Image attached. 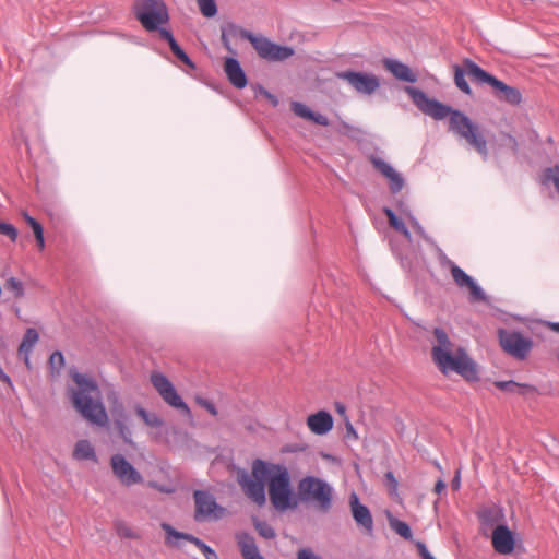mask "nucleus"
<instances>
[{
    "label": "nucleus",
    "mask_w": 559,
    "mask_h": 559,
    "mask_svg": "<svg viewBox=\"0 0 559 559\" xmlns=\"http://www.w3.org/2000/svg\"><path fill=\"white\" fill-rule=\"evenodd\" d=\"M70 378L73 384L67 386L66 395L78 416L91 426L107 431L114 426L124 444L134 445L129 427L131 416L127 411L120 390L112 383H106L104 386L108 409L100 384L94 374L72 367Z\"/></svg>",
    "instance_id": "1"
},
{
    "label": "nucleus",
    "mask_w": 559,
    "mask_h": 559,
    "mask_svg": "<svg viewBox=\"0 0 559 559\" xmlns=\"http://www.w3.org/2000/svg\"><path fill=\"white\" fill-rule=\"evenodd\" d=\"M237 483L243 495L262 508L267 497L273 512L282 515L298 510L299 480L296 483L292 469L284 462L254 459L251 472L235 466Z\"/></svg>",
    "instance_id": "2"
},
{
    "label": "nucleus",
    "mask_w": 559,
    "mask_h": 559,
    "mask_svg": "<svg viewBox=\"0 0 559 559\" xmlns=\"http://www.w3.org/2000/svg\"><path fill=\"white\" fill-rule=\"evenodd\" d=\"M405 92L411 97L413 104L423 114L432 117L435 120H442L449 117V131L453 132L457 138L465 140L483 159L488 158V142L481 126L474 122L460 109L452 108L450 105L443 104L438 99L430 98L424 91L417 87L405 86Z\"/></svg>",
    "instance_id": "3"
},
{
    "label": "nucleus",
    "mask_w": 559,
    "mask_h": 559,
    "mask_svg": "<svg viewBox=\"0 0 559 559\" xmlns=\"http://www.w3.org/2000/svg\"><path fill=\"white\" fill-rule=\"evenodd\" d=\"M433 335L438 344L432 347L431 356L440 372L448 374L452 371L467 381H477L476 364L467 355L465 348L460 346L453 352V343L442 328H435Z\"/></svg>",
    "instance_id": "4"
},
{
    "label": "nucleus",
    "mask_w": 559,
    "mask_h": 559,
    "mask_svg": "<svg viewBox=\"0 0 559 559\" xmlns=\"http://www.w3.org/2000/svg\"><path fill=\"white\" fill-rule=\"evenodd\" d=\"M229 31L234 36L248 40L255 50L259 58L269 62H282L295 55V48L290 45L281 44L262 35L238 26L234 22L228 23Z\"/></svg>",
    "instance_id": "5"
},
{
    "label": "nucleus",
    "mask_w": 559,
    "mask_h": 559,
    "mask_svg": "<svg viewBox=\"0 0 559 559\" xmlns=\"http://www.w3.org/2000/svg\"><path fill=\"white\" fill-rule=\"evenodd\" d=\"M334 500V488L325 479L316 475H306L299 479L298 508L304 504L328 512Z\"/></svg>",
    "instance_id": "6"
},
{
    "label": "nucleus",
    "mask_w": 559,
    "mask_h": 559,
    "mask_svg": "<svg viewBox=\"0 0 559 559\" xmlns=\"http://www.w3.org/2000/svg\"><path fill=\"white\" fill-rule=\"evenodd\" d=\"M464 64L467 69V74L477 84H486L492 88V95L498 102L514 107L522 104L523 95L518 87L508 85L468 58L464 59Z\"/></svg>",
    "instance_id": "7"
},
{
    "label": "nucleus",
    "mask_w": 559,
    "mask_h": 559,
    "mask_svg": "<svg viewBox=\"0 0 559 559\" xmlns=\"http://www.w3.org/2000/svg\"><path fill=\"white\" fill-rule=\"evenodd\" d=\"M132 12L146 32L170 22L168 7L164 0H135Z\"/></svg>",
    "instance_id": "8"
},
{
    "label": "nucleus",
    "mask_w": 559,
    "mask_h": 559,
    "mask_svg": "<svg viewBox=\"0 0 559 559\" xmlns=\"http://www.w3.org/2000/svg\"><path fill=\"white\" fill-rule=\"evenodd\" d=\"M231 32L229 31L228 24L221 26V41L223 47L228 51V55L224 58V72L228 82L237 90H243L249 84V79L243 70L239 59L238 52L233 47L230 41Z\"/></svg>",
    "instance_id": "9"
},
{
    "label": "nucleus",
    "mask_w": 559,
    "mask_h": 559,
    "mask_svg": "<svg viewBox=\"0 0 559 559\" xmlns=\"http://www.w3.org/2000/svg\"><path fill=\"white\" fill-rule=\"evenodd\" d=\"M194 514L195 522L218 520L224 515L225 508L216 501V497L209 489H194Z\"/></svg>",
    "instance_id": "10"
},
{
    "label": "nucleus",
    "mask_w": 559,
    "mask_h": 559,
    "mask_svg": "<svg viewBox=\"0 0 559 559\" xmlns=\"http://www.w3.org/2000/svg\"><path fill=\"white\" fill-rule=\"evenodd\" d=\"M498 337L501 348L518 360L526 359L533 348V341L520 331L499 329Z\"/></svg>",
    "instance_id": "11"
},
{
    "label": "nucleus",
    "mask_w": 559,
    "mask_h": 559,
    "mask_svg": "<svg viewBox=\"0 0 559 559\" xmlns=\"http://www.w3.org/2000/svg\"><path fill=\"white\" fill-rule=\"evenodd\" d=\"M114 475L126 486L143 483L140 471L121 453H116L110 459Z\"/></svg>",
    "instance_id": "12"
},
{
    "label": "nucleus",
    "mask_w": 559,
    "mask_h": 559,
    "mask_svg": "<svg viewBox=\"0 0 559 559\" xmlns=\"http://www.w3.org/2000/svg\"><path fill=\"white\" fill-rule=\"evenodd\" d=\"M491 544L496 552L511 555L515 549L516 534L507 524H499L492 530Z\"/></svg>",
    "instance_id": "13"
},
{
    "label": "nucleus",
    "mask_w": 559,
    "mask_h": 559,
    "mask_svg": "<svg viewBox=\"0 0 559 559\" xmlns=\"http://www.w3.org/2000/svg\"><path fill=\"white\" fill-rule=\"evenodd\" d=\"M352 518L361 532L368 536L373 534V518L369 508L362 504L358 496L352 491Z\"/></svg>",
    "instance_id": "14"
},
{
    "label": "nucleus",
    "mask_w": 559,
    "mask_h": 559,
    "mask_svg": "<svg viewBox=\"0 0 559 559\" xmlns=\"http://www.w3.org/2000/svg\"><path fill=\"white\" fill-rule=\"evenodd\" d=\"M307 426L317 436L328 435L334 426V418L326 409H320L307 417Z\"/></svg>",
    "instance_id": "15"
},
{
    "label": "nucleus",
    "mask_w": 559,
    "mask_h": 559,
    "mask_svg": "<svg viewBox=\"0 0 559 559\" xmlns=\"http://www.w3.org/2000/svg\"><path fill=\"white\" fill-rule=\"evenodd\" d=\"M352 86L359 94L371 95L380 87V80L372 73L352 71Z\"/></svg>",
    "instance_id": "16"
},
{
    "label": "nucleus",
    "mask_w": 559,
    "mask_h": 559,
    "mask_svg": "<svg viewBox=\"0 0 559 559\" xmlns=\"http://www.w3.org/2000/svg\"><path fill=\"white\" fill-rule=\"evenodd\" d=\"M292 110L297 117L302 118L316 126L328 127L330 123V120L325 115L312 109L309 105L302 102H293Z\"/></svg>",
    "instance_id": "17"
},
{
    "label": "nucleus",
    "mask_w": 559,
    "mask_h": 559,
    "mask_svg": "<svg viewBox=\"0 0 559 559\" xmlns=\"http://www.w3.org/2000/svg\"><path fill=\"white\" fill-rule=\"evenodd\" d=\"M477 515L481 526L487 528H495L497 525L503 524L504 521V512L502 508L497 506L486 507Z\"/></svg>",
    "instance_id": "18"
},
{
    "label": "nucleus",
    "mask_w": 559,
    "mask_h": 559,
    "mask_svg": "<svg viewBox=\"0 0 559 559\" xmlns=\"http://www.w3.org/2000/svg\"><path fill=\"white\" fill-rule=\"evenodd\" d=\"M162 399L164 402L170 407L179 411L182 415L191 417L192 412L188 403L185 402L182 396L178 393L175 384L168 388L164 393H162Z\"/></svg>",
    "instance_id": "19"
},
{
    "label": "nucleus",
    "mask_w": 559,
    "mask_h": 559,
    "mask_svg": "<svg viewBox=\"0 0 559 559\" xmlns=\"http://www.w3.org/2000/svg\"><path fill=\"white\" fill-rule=\"evenodd\" d=\"M162 528L165 532L166 545L180 548L183 542H188L191 544L193 534L188 532H181L168 523H163Z\"/></svg>",
    "instance_id": "20"
},
{
    "label": "nucleus",
    "mask_w": 559,
    "mask_h": 559,
    "mask_svg": "<svg viewBox=\"0 0 559 559\" xmlns=\"http://www.w3.org/2000/svg\"><path fill=\"white\" fill-rule=\"evenodd\" d=\"M238 546L243 559H265V557L260 552L254 537L249 533L242 534V537L238 542Z\"/></svg>",
    "instance_id": "21"
},
{
    "label": "nucleus",
    "mask_w": 559,
    "mask_h": 559,
    "mask_svg": "<svg viewBox=\"0 0 559 559\" xmlns=\"http://www.w3.org/2000/svg\"><path fill=\"white\" fill-rule=\"evenodd\" d=\"M39 337L40 335L37 329L27 328L17 348L19 355L31 356L35 346L39 342Z\"/></svg>",
    "instance_id": "22"
},
{
    "label": "nucleus",
    "mask_w": 559,
    "mask_h": 559,
    "mask_svg": "<svg viewBox=\"0 0 559 559\" xmlns=\"http://www.w3.org/2000/svg\"><path fill=\"white\" fill-rule=\"evenodd\" d=\"M22 216L27 226L33 230L38 249L43 251L46 247L45 228L43 224L36 217L31 215L27 211H24L22 213Z\"/></svg>",
    "instance_id": "23"
},
{
    "label": "nucleus",
    "mask_w": 559,
    "mask_h": 559,
    "mask_svg": "<svg viewBox=\"0 0 559 559\" xmlns=\"http://www.w3.org/2000/svg\"><path fill=\"white\" fill-rule=\"evenodd\" d=\"M73 456L80 461L97 462V453L88 439L79 440L73 450Z\"/></svg>",
    "instance_id": "24"
},
{
    "label": "nucleus",
    "mask_w": 559,
    "mask_h": 559,
    "mask_svg": "<svg viewBox=\"0 0 559 559\" xmlns=\"http://www.w3.org/2000/svg\"><path fill=\"white\" fill-rule=\"evenodd\" d=\"M495 386L501 391L508 393H519L521 395H526L527 393H536L537 388L535 385L528 383H518L513 380L508 381H496Z\"/></svg>",
    "instance_id": "25"
},
{
    "label": "nucleus",
    "mask_w": 559,
    "mask_h": 559,
    "mask_svg": "<svg viewBox=\"0 0 559 559\" xmlns=\"http://www.w3.org/2000/svg\"><path fill=\"white\" fill-rule=\"evenodd\" d=\"M386 68L391 71V73L396 79H399L401 81H404L407 83H414L417 80L416 75L411 71L408 66H406L397 60L388 61Z\"/></svg>",
    "instance_id": "26"
},
{
    "label": "nucleus",
    "mask_w": 559,
    "mask_h": 559,
    "mask_svg": "<svg viewBox=\"0 0 559 559\" xmlns=\"http://www.w3.org/2000/svg\"><path fill=\"white\" fill-rule=\"evenodd\" d=\"M134 409L136 416L143 421L145 426L152 428H160L164 425V419L162 417L146 409L141 404L138 403Z\"/></svg>",
    "instance_id": "27"
},
{
    "label": "nucleus",
    "mask_w": 559,
    "mask_h": 559,
    "mask_svg": "<svg viewBox=\"0 0 559 559\" xmlns=\"http://www.w3.org/2000/svg\"><path fill=\"white\" fill-rule=\"evenodd\" d=\"M66 366V356L61 350H55L48 358V370L51 379H56L61 374V370Z\"/></svg>",
    "instance_id": "28"
},
{
    "label": "nucleus",
    "mask_w": 559,
    "mask_h": 559,
    "mask_svg": "<svg viewBox=\"0 0 559 559\" xmlns=\"http://www.w3.org/2000/svg\"><path fill=\"white\" fill-rule=\"evenodd\" d=\"M444 261L450 267L455 284L461 288L466 287L473 277L447 257H444Z\"/></svg>",
    "instance_id": "29"
},
{
    "label": "nucleus",
    "mask_w": 559,
    "mask_h": 559,
    "mask_svg": "<svg viewBox=\"0 0 559 559\" xmlns=\"http://www.w3.org/2000/svg\"><path fill=\"white\" fill-rule=\"evenodd\" d=\"M252 524L254 530L258 532L259 536L266 540H272L276 538V531L273 526H271L266 521L260 520L258 516L252 518Z\"/></svg>",
    "instance_id": "30"
},
{
    "label": "nucleus",
    "mask_w": 559,
    "mask_h": 559,
    "mask_svg": "<svg viewBox=\"0 0 559 559\" xmlns=\"http://www.w3.org/2000/svg\"><path fill=\"white\" fill-rule=\"evenodd\" d=\"M463 66H465L463 63ZM454 69V83L456 87L466 95H472V88L468 82L465 79V72H467L466 67L462 68L459 64L453 66Z\"/></svg>",
    "instance_id": "31"
},
{
    "label": "nucleus",
    "mask_w": 559,
    "mask_h": 559,
    "mask_svg": "<svg viewBox=\"0 0 559 559\" xmlns=\"http://www.w3.org/2000/svg\"><path fill=\"white\" fill-rule=\"evenodd\" d=\"M389 524H390V527L397 535H400L401 537H403L406 540L412 539L413 532H412L411 526L406 522H404L402 520H399L397 518L390 516L389 518Z\"/></svg>",
    "instance_id": "32"
},
{
    "label": "nucleus",
    "mask_w": 559,
    "mask_h": 559,
    "mask_svg": "<svg viewBox=\"0 0 559 559\" xmlns=\"http://www.w3.org/2000/svg\"><path fill=\"white\" fill-rule=\"evenodd\" d=\"M151 382L159 395L174 384L169 378L160 371H153L151 373Z\"/></svg>",
    "instance_id": "33"
},
{
    "label": "nucleus",
    "mask_w": 559,
    "mask_h": 559,
    "mask_svg": "<svg viewBox=\"0 0 559 559\" xmlns=\"http://www.w3.org/2000/svg\"><path fill=\"white\" fill-rule=\"evenodd\" d=\"M173 55L181 61L185 66H187L191 70L197 69V63L192 60V58L186 52V50L181 47V45L176 41L175 44H171L169 47Z\"/></svg>",
    "instance_id": "34"
},
{
    "label": "nucleus",
    "mask_w": 559,
    "mask_h": 559,
    "mask_svg": "<svg viewBox=\"0 0 559 559\" xmlns=\"http://www.w3.org/2000/svg\"><path fill=\"white\" fill-rule=\"evenodd\" d=\"M8 292H10L14 298H23L25 296V286L22 280L10 276L4 284Z\"/></svg>",
    "instance_id": "35"
},
{
    "label": "nucleus",
    "mask_w": 559,
    "mask_h": 559,
    "mask_svg": "<svg viewBox=\"0 0 559 559\" xmlns=\"http://www.w3.org/2000/svg\"><path fill=\"white\" fill-rule=\"evenodd\" d=\"M200 13L206 19H213L218 14L216 0H197Z\"/></svg>",
    "instance_id": "36"
},
{
    "label": "nucleus",
    "mask_w": 559,
    "mask_h": 559,
    "mask_svg": "<svg viewBox=\"0 0 559 559\" xmlns=\"http://www.w3.org/2000/svg\"><path fill=\"white\" fill-rule=\"evenodd\" d=\"M335 409H336L337 414L343 419V431H344L343 439H344V442L346 443L347 438H349V415H347V407L344 403L336 402Z\"/></svg>",
    "instance_id": "37"
},
{
    "label": "nucleus",
    "mask_w": 559,
    "mask_h": 559,
    "mask_svg": "<svg viewBox=\"0 0 559 559\" xmlns=\"http://www.w3.org/2000/svg\"><path fill=\"white\" fill-rule=\"evenodd\" d=\"M148 33H157L159 38L166 41L169 47L177 41L169 24H162L157 29H151Z\"/></svg>",
    "instance_id": "38"
},
{
    "label": "nucleus",
    "mask_w": 559,
    "mask_h": 559,
    "mask_svg": "<svg viewBox=\"0 0 559 559\" xmlns=\"http://www.w3.org/2000/svg\"><path fill=\"white\" fill-rule=\"evenodd\" d=\"M383 213L388 218L390 227L395 231L404 230L405 223L396 215V213L390 207H383Z\"/></svg>",
    "instance_id": "39"
},
{
    "label": "nucleus",
    "mask_w": 559,
    "mask_h": 559,
    "mask_svg": "<svg viewBox=\"0 0 559 559\" xmlns=\"http://www.w3.org/2000/svg\"><path fill=\"white\" fill-rule=\"evenodd\" d=\"M0 234L7 236L12 242H15L19 237V229L10 222L0 221Z\"/></svg>",
    "instance_id": "40"
},
{
    "label": "nucleus",
    "mask_w": 559,
    "mask_h": 559,
    "mask_svg": "<svg viewBox=\"0 0 559 559\" xmlns=\"http://www.w3.org/2000/svg\"><path fill=\"white\" fill-rule=\"evenodd\" d=\"M370 162L373 165V167L384 177H388L394 170V168L389 163L374 155L370 156Z\"/></svg>",
    "instance_id": "41"
},
{
    "label": "nucleus",
    "mask_w": 559,
    "mask_h": 559,
    "mask_svg": "<svg viewBox=\"0 0 559 559\" xmlns=\"http://www.w3.org/2000/svg\"><path fill=\"white\" fill-rule=\"evenodd\" d=\"M390 180V191L395 194L404 187V178L394 169L392 174L386 177Z\"/></svg>",
    "instance_id": "42"
},
{
    "label": "nucleus",
    "mask_w": 559,
    "mask_h": 559,
    "mask_svg": "<svg viewBox=\"0 0 559 559\" xmlns=\"http://www.w3.org/2000/svg\"><path fill=\"white\" fill-rule=\"evenodd\" d=\"M468 288L471 297L473 300L476 301H485L486 300V294L483 290V288L474 281V278L468 283L466 286Z\"/></svg>",
    "instance_id": "43"
},
{
    "label": "nucleus",
    "mask_w": 559,
    "mask_h": 559,
    "mask_svg": "<svg viewBox=\"0 0 559 559\" xmlns=\"http://www.w3.org/2000/svg\"><path fill=\"white\" fill-rule=\"evenodd\" d=\"M195 403L200 407L204 408L212 416L216 417L218 415V409H217L216 405L214 404V402H212L211 400L200 396V395H197Z\"/></svg>",
    "instance_id": "44"
},
{
    "label": "nucleus",
    "mask_w": 559,
    "mask_h": 559,
    "mask_svg": "<svg viewBox=\"0 0 559 559\" xmlns=\"http://www.w3.org/2000/svg\"><path fill=\"white\" fill-rule=\"evenodd\" d=\"M191 544L194 545L202 552L203 556L211 555V551L214 549L210 545H207L203 539L195 535H193Z\"/></svg>",
    "instance_id": "45"
},
{
    "label": "nucleus",
    "mask_w": 559,
    "mask_h": 559,
    "mask_svg": "<svg viewBox=\"0 0 559 559\" xmlns=\"http://www.w3.org/2000/svg\"><path fill=\"white\" fill-rule=\"evenodd\" d=\"M297 559H322V557L316 554L310 547H305L298 550Z\"/></svg>",
    "instance_id": "46"
},
{
    "label": "nucleus",
    "mask_w": 559,
    "mask_h": 559,
    "mask_svg": "<svg viewBox=\"0 0 559 559\" xmlns=\"http://www.w3.org/2000/svg\"><path fill=\"white\" fill-rule=\"evenodd\" d=\"M384 480L386 486L389 487L390 491H396L399 481L396 477L394 476L393 472L389 471L384 474Z\"/></svg>",
    "instance_id": "47"
},
{
    "label": "nucleus",
    "mask_w": 559,
    "mask_h": 559,
    "mask_svg": "<svg viewBox=\"0 0 559 559\" xmlns=\"http://www.w3.org/2000/svg\"><path fill=\"white\" fill-rule=\"evenodd\" d=\"M261 91H262V96L270 103V105L273 108H276L280 104L278 97L275 94L271 93L266 88H262Z\"/></svg>",
    "instance_id": "48"
},
{
    "label": "nucleus",
    "mask_w": 559,
    "mask_h": 559,
    "mask_svg": "<svg viewBox=\"0 0 559 559\" xmlns=\"http://www.w3.org/2000/svg\"><path fill=\"white\" fill-rule=\"evenodd\" d=\"M417 549H418V554L420 555L421 559H436L430 554V551L428 550L427 546L424 543L418 542L417 543Z\"/></svg>",
    "instance_id": "49"
},
{
    "label": "nucleus",
    "mask_w": 559,
    "mask_h": 559,
    "mask_svg": "<svg viewBox=\"0 0 559 559\" xmlns=\"http://www.w3.org/2000/svg\"><path fill=\"white\" fill-rule=\"evenodd\" d=\"M0 381L7 384L9 388L14 389V383L12 378L4 371L2 366L0 365Z\"/></svg>",
    "instance_id": "50"
},
{
    "label": "nucleus",
    "mask_w": 559,
    "mask_h": 559,
    "mask_svg": "<svg viewBox=\"0 0 559 559\" xmlns=\"http://www.w3.org/2000/svg\"><path fill=\"white\" fill-rule=\"evenodd\" d=\"M451 487L453 490H459L461 487V471L457 469L453 479L451 480Z\"/></svg>",
    "instance_id": "51"
},
{
    "label": "nucleus",
    "mask_w": 559,
    "mask_h": 559,
    "mask_svg": "<svg viewBox=\"0 0 559 559\" xmlns=\"http://www.w3.org/2000/svg\"><path fill=\"white\" fill-rule=\"evenodd\" d=\"M151 486L153 488H156L158 491L163 492V493H171L174 491V489L171 487H168L166 485H158L157 483L155 481H152L151 483Z\"/></svg>",
    "instance_id": "52"
},
{
    "label": "nucleus",
    "mask_w": 559,
    "mask_h": 559,
    "mask_svg": "<svg viewBox=\"0 0 559 559\" xmlns=\"http://www.w3.org/2000/svg\"><path fill=\"white\" fill-rule=\"evenodd\" d=\"M506 136H507L508 142H509V144L511 145V147H512L513 152H514V153H516V152H518V150H519V143H518V140H516L513 135H511V134H506Z\"/></svg>",
    "instance_id": "53"
},
{
    "label": "nucleus",
    "mask_w": 559,
    "mask_h": 559,
    "mask_svg": "<svg viewBox=\"0 0 559 559\" xmlns=\"http://www.w3.org/2000/svg\"><path fill=\"white\" fill-rule=\"evenodd\" d=\"M445 483L442 480V479H438L437 483L435 484V488H433V491L436 493H441L442 491L445 490Z\"/></svg>",
    "instance_id": "54"
},
{
    "label": "nucleus",
    "mask_w": 559,
    "mask_h": 559,
    "mask_svg": "<svg viewBox=\"0 0 559 559\" xmlns=\"http://www.w3.org/2000/svg\"><path fill=\"white\" fill-rule=\"evenodd\" d=\"M119 535L127 538H134L135 534L130 527H123L122 531H119Z\"/></svg>",
    "instance_id": "55"
},
{
    "label": "nucleus",
    "mask_w": 559,
    "mask_h": 559,
    "mask_svg": "<svg viewBox=\"0 0 559 559\" xmlns=\"http://www.w3.org/2000/svg\"><path fill=\"white\" fill-rule=\"evenodd\" d=\"M337 76L349 82V69L342 70L337 73Z\"/></svg>",
    "instance_id": "56"
},
{
    "label": "nucleus",
    "mask_w": 559,
    "mask_h": 559,
    "mask_svg": "<svg viewBox=\"0 0 559 559\" xmlns=\"http://www.w3.org/2000/svg\"><path fill=\"white\" fill-rule=\"evenodd\" d=\"M413 227H414V229L416 230V233H418L420 236H424V237H425L424 229H423V227L419 225V223H418V222H416V221H415V222L413 223Z\"/></svg>",
    "instance_id": "57"
},
{
    "label": "nucleus",
    "mask_w": 559,
    "mask_h": 559,
    "mask_svg": "<svg viewBox=\"0 0 559 559\" xmlns=\"http://www.w3.org/2000/svg\"><path fill=\"white\" fill-rule=\"evenodd\" d=\"M399 233L402 234L408 241H412L411 231L408 230V228L406 226H404V230L402 229Z\"/></svg>",
    "instance_id": "58"
},
{
    "label": "nucleus",
    "mask_w": 559,
    "mask_h": 559,
    "mask_svg": "<svg viewBox=\"0 0 559 559\" xmlns=\"http://www.w3.org/2000/svg\"><path fill=\"white\" fill-rule=\"evenodd\" d=\"M399 233L402 234L408 241H412L411 231L408 230V228L406 226H404V230L402 229Z\"/></svg>",
    "instance_id": "59"
},
{
    "label": "nucleus",
    "mask_w": 559,
    "mask_h": 559,
    "mask_svg": "<svg viewBox=\"0 0 559 559\" xmlns=\"http://www.w3.org/2000/svg\"><path fill=\"white\" fill-rule=\"evenodd\" d=\"M25 367L31 370L32 369V360L31 356H22Z\"/></svg>",
    "instance_id": "60"
},
{
    "label": "nucleus",
    "mask_w": 559,
    "mask_h": 559,
    "mask_svg": "<svg viewBox=\"0 0 559 559\" xmlns=\"http://www.w3.org/2000/svg\"><path fill=\"white\" fill-rule=\"evenodd\" d=\"M549 328L554 331L559 333V322H549Z\"/></svg>",
    "instance_id": "61"
},
{
    "label": "nucleus",
    "mask_w": 559,
    "mask_h": 559,
    "mask_svg": "<svg viewBox=\"0 0 559 559\" xmlns=\"http://www.w3.org/2000/svg\"><path fill=\"white\" fill-rule=\"evenodd\" d=\"M204 557H205V559H219V557H218L217 552L215 551V549H213L211 551V555H207V556H204Z\"/></svg>",
    "instance_id": "62"
},
{
    "label": "nucleus",
    "mask_w": 559,
    "mask_h": 559,
    "mask_svg": "<svg viewBox=\"0 0 559 559\" xmlns=\"http://www.w3.org/2000/svg\"><path fill=\"white\" fill-rule=\"evenodd\" d=\"M262 88H265L262 84H257L254 87L255 96L261 95L262 96Z\"/></svg>",
    "instance_id": "63"
},
{
    "label": "nucleus",
    "mask_w": 559,
    "mask_h": 559,
    "mask_svg": "<svg viewBox=\"0 0 559 559\" xmlns=\"http://www.w3.org/2000/svg\"><path fill=\"white\" fill-rule=\"evenodd\" d=\"M16 318H21V308L19 306L13 307Z\"/></svg>",
    "instance_id": "64"
}]
</instances>
